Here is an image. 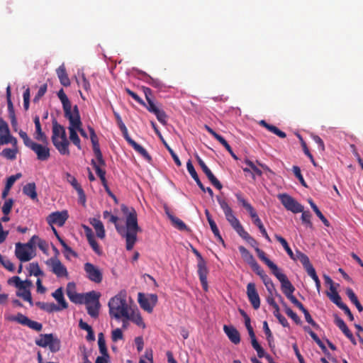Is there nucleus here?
I'll list each match as a JSON object with an SVG mask.
<instances>
[{
    "label": "nucleus",
    "instance_id": "f257e3e1",
    "mask_svg": "<svg viewBox=\"0 0 363 363\" xmlns=\"http://www.w3.org/2000/svg\"><path fill=\"white\" fill-rule=\"evenodd\" d=\"M121 211L126 215L125 228L118 224V218L112 215L111 212L104 211L103 217L104 218H108L110 223H114L117 232L125 238V247L127 250L130 251L133 250L137 241V235L142 231V229L138 225V214L133 208L130 209L128 206L122 205Z\"/></svg>",
    "mask_w": 363,
    "mask_h": 363
},
{
    "label": "nucleus",
    "instance_id": "f03ea898",
    "mask_svg": "<svg viewBox=\"0 0 363 363\" xmlns=\"http://www.w3.org/2000/svg\"><path fill=\"white\" fill-rule=\"evenodd\" d=\"M52 143L62 155H69V142L67 138L65 128L56 120L52 121Z\"/></svg>",
    "mask_w": 363,
    "mask_h": 363
},
{
    "label": "nucleus",
    "instance_id": "7ed1b4c3",
    "mask_svg": "<svg viewBox=\"0 0 363 363\" xmlns=\"http://www.w3.org/2000/svg\"><path fill=\"white\" fill-rule=\"evenodd\" d=\"M127 298L128 296H112L109 300V315L111 318L119 320L127 316L132 308Z\"/></svg>",
    "mask_w": 363,
    "mask_h": 363
},
{
    "label": "nucleus",
    "instance_id": "20e7f679",
    "mask_svg": "<svg viewBox=\"0 0 363 363\" xmlns=\"http://www.w3.org/2000/svg\"><path fill=\"white\" fill-rule=\"evenodd\" d=\"M35 343L41 347H48L50 351L52 353H56L61 349L60 340L52 333L40 334L39 338L35 339Z\"/></svg>",
    "mask_w": 363,
    "mask_h": 363
},
{
    "label": "nucleus",
    "instance_id": "39448f33",
    "mask_svg": "<svg viewBox=\"0 0 363 363\" xmlns=\"http://www.w3.org/2000/svg\"><path fill=\"white\" fill-rule=\"evenodd\" d=\"M67 119L69 122V126L68 127L69 140L74 145L77 146L79 150H82L81 140L77 135V131L76 130V128H79V125H82L79 108H76L75 114L74 116H70V117Z\"/></svg>",
    "mask_w": 363,
    "mask_h": 363
},
{
    "label": "nucleus",
    "instance_id": "423d86ee",
    "mask_svg": "<svg viewBox=\"0 0 363 363\" xmlns=\"http://www.w3.org/2000/svg\"><path fill=\"white\" fill-rule=\"evenodd\" d=\"M57 302L48 303V302H36V305L40 308L48 313L55 311H60L67 308L68 304L65 299V296H54Z\"/></svg>",
    "mask_w": 363,
    "mask_h": 363
},
{
    "label": "nucleus",
    "instance_id": "0eeeda50",
    "mask_svg": "<svg viewBox=\"0 0 363 363\" xmlns=\"http://www.w3.org/2000/svg\"><path fill=\"white\" fill-rule=\"evenodd\" d=\"M216 199L221 209L223 210L225 214L226 220L230 223L231 227L234 229L237 228L238 225H240L241 224L240 220L235 217L232 208L228 205L225 199L218 196H217Z\"/></svg>",
    "mask_w": 363,
    "mask_h": 363
},
{
    "label": "nucleus",
    "instance_id": "6e6552de",
    "mask_svg": "<svg viewBox=\"0 0 363 363\" xmlns=\"http://www.w3.org/2000/svg\"><path fill=\"white\" fill-rule=\"evenodd\" d=\"M282 205L288 210L294 213H301L303 206L297 202L292 196L287 194H279L277 196Z\"/></svg>",
    "mask_w": 363,
    "mask_h": 363
},
{
    "label": "nucleus",
    "instance_id": "1a4fd4ad",
    "mask_svg": "<svg viewBox=\"0 0 363 363\" xmlns=\"http://www.w3.org/2000/svg\"><path fill=\"white\" fill-rule=\"evenodd\" d=\"M88 130L90 133V139L92 144L93 151L96 157V160H94L96 162L97 164L105 167L106 162L103 158L102 152L100 150L99 138L95 133V130L91 126H88Z\"/></svg>",
    "mask_w": 363,
    "mask_h": 363
},
{
    "label": "nucleus",
    "instance_id": "9d476101",
    "mask_svg": "<svg viewBox=\"0 0 363 363\" xmlns=\"http://www.w3.org/2000/svg\"><path fill=\"white\" fill-rule=\"evenodd\" d=\"M46 264L50 267L51 272L58 277H67V268L57 257H52L46 261Z\"/></svg>",
    "mask_w": 363,
    "mask_h": 363
},
{
    "label": "nucleus",
    "instance_id": "9b49d317",
    "mask_svg": "<svg viewBox=\"0 0 363 363\" xmlns=\"http://www.w3.org/2000/svg\"><path fill=\"white\" fill-rule=\"evenodd\" d=\"M120 130L122 132L125 140L136 152L140 153L147 161H150L152 160L151 156L149 155L147 150L129 136L126 126L123 127V128H120Z\"/></svg>",
    "mask_w": 363,
    "mask_h": 363
},
{
    "label": "nucleus",
    "instance_id": "f8f14e48",
    "mask_svg": "<svg viewBox=\"0 0 363 363\" xmlns=\"http://www.w3.org/2000/svg\"><path fill=\"white\" fill-rule=\"evenodd\" d=\"M280 281L281 291L284 294V295H291L295 289L284 273L281 272V270L277 268V271H274L272 272Z\"/></svg>",
    "mask_w": 363,
    "mask_h": 363
},
{
    "label": "nucleus",
    "instance_id": "ddd939ff",
    "mask_svg": "<svg viewBox=\"0 0 363 363\" xmlns=\"http://www.w3.org/2000/svg\"><path fill=\"white\" fill-rule=\"evenodd\" d=\"M28 148L36 154L37 159L40 161H47L50 157V150L46 144L33 142Z\"/></svg>",
    "mask_w": 363,
    "mask_h": 363
},
{
    "label": "nucleus",
    "instance_id": "4468645a",
    "mask_svg": "<svg viewBox=\"0 0 363 363\" xmlns=\"http://www.w3.org/2000/svg\"><path fill=\"white\" fill-rule=\"evenodd\" d=\"M84 269L89 280L97 284L101 282L103 274L97 267L91 263L86 262L84 264Z\"/></svg>",
    "mask_w": 363,
    "mask_h": 363
},
{
    "label": "nucleus",
    "instance_id": "2eb2a0df",
    "mask_svg": "<svg viewBox=\"0 0 363 363\" xmlns=\"http://www.w3.org/2000/svg\"><path fill=\"white\" fill-rule=\"evenodd\" d=\"M57 96L62 102L65 118H69L70 116H74L75 108H78V106L75 105L72 109L71 103L62 89L57 92Z\"/></svg>",
    "mask_w": 363,
    "mask_h": 363
},
{
    "label": "nucleus",
    "instance_id": "dca6fc26",
    "mask_svg": "<svg viewBox=\"0 0 363 363\" xmlns=\"http://www.w3.org/2000/svg\"><path fill=\"white\" fill-rule=\"evenodd\" d=\"M68 218V214L66 211H55L50 213L47 218V222L49 225H53L54 224L61 227L64 225L65 221Z\"/></svg>",
    "mask_w": 363,
    "mask_h": 363
},
{
    "label": "nucleus",
    "instance_id": "f3484780",
    "mask_svg": "<svg viewBox=\"0 0 363 363\" xmlns=\"http://www.w3.org/2000/svg\"><path fill=\"white\" fill-rule=\"evenodd\" d=\"M196 160L202 169L203 172L205 173L211 183L218 189L220 190L223 187L220 182L218 180V179L214 176L210 169L206 166L205 162L202 160V159L198 155H196Z\"/></svg>",
    "mask_w": 363,
    "mask_h": 363
},
{
    "label": "nucleus",
    "instance_id": "a211bd4d",
    "mask_svg": "<svg viewBox=\"0 0 363 363\" xmlns=\"http://www.w3.org/2000/svg\"><path fill=\"white\" fill-rule=\"evenodd\" d=\"M9 284H13L20 290H23L22 294L18 292L16 295H30V289L32 286L30 281H22L18 277H13L9 280Z\"/></svg>",
    "mask_w": 363,
    "mask_h": 363
},
{
    "label": "nucleus",
    "instance_id": "6ab92c4d",
    "mask_svg": "<svg viewBox=\"0 0 363 363\" xmlns=\"http://www.w3.org/2000/svg\"><path fill=\"white\" fill-rule=\"evenodd\" d=\"M186 168H187V170L189 172V173L190 174V175L191 176V177L194 179V181L196 182V183L197 184V185L199 186V187L201 189V190L203 192H208V194H209V196L213 198V190L210 188V187H207L206 188L202 182H201V180H200L195 169H194V165L192 164V162L191 161L189 160L187 162H186Z\"/></svg>",
    "mask_w": 363,
    "mask_h": 363
},
{
    "label": "nucleus",
    "instance_id": "aec40b11",
    "mask_svg": "<svg viewBox=\"0 0 363 363\" xmlns=\"http://www.w3.org/2000/svg\"><path fill=\"white\" fill-rule=\"evenodd\" d=\"M15 255L21 262H28L33 257L32 252L21 242L16 244Z\"/></svg>",
    "mask_w": 363,
    "mask_h": 363
},
{
    "label": "nucleus",
    "instance_id": "412c9836",
    "mask_svg": "<svg viewBox=\"0 0 363 363\" xmlns=\"http://www.w3.org/2000/svg\"><path fill=\"white\" fill-rule=\"evenodd\" d=\"M85 306L88 314L91 318H98L101 306L99 298H87Z\"/></svg>",
    "mask_w": 363,
    "mask_h": 363
},
{
    "label": "nucleus",
    "instance_id": "4be33fe9",
    "mask_svg": "<svg viewBox=\"0 0 363 363\" xmlns=\"http://www.w3.org/2000/svg\"><path fill=\"white\" fill-rule=\"evenodd\" d=\"M198 268V274L199 277V279L201 284L202 285L203 289L205 291L208 290V282H207V275L208 274V269L207 268L206 262L205 260H201V262H198L197 263Z\"/></svg>",
    "mask_w": 363,
    "mask_h": 363
},
{
    "label": "nucleus",
    "instance_id": "5701e85b",
    "mask_svg": "<svg viewBox=\"0 0 363 363\" xmlns=\"http://www.w3.org/2000/svg\"><path fill=\"white\" fill-rule=\"evenodd\" d=\"M157 302V296H138V303L140 307L149 313L152 312Z\"/></svg>",
    "mask_w": 363,
    "mask_h": 363
},
{
    "label": "nucleus",
    "instance_id": "b1692460",
    "mask_svg": "<svg viewBox=\"0 0 363 363\" xmlns=\"http://www.w3.org/2000/svg\"><path fill=\"white\" fill-rule=\"evenodd\" d=\"M223 330L229 340L234 343L235 345H238L240 342V335L238 330L232 325H226L223 326Z\"/></svg>",
    "mask_w": 363,
    "mask_h": 363
},
{
    "label": "nucleus",
    "instance_id": "393cba45",
    "mask_svg": "<svg viewBox=\"0 0 363 363\" xmlns=\"http://www.w3.org/2000/svg\"><path fill=\"white\" fill-rule=\"evenodd\" d=\"M125 318L129 319L138 326L143 328H145V324L143 320V318L137 308H131V310L128 313L127 316Z\"/></svg>",
    "mask_w": 363,
    "mask_h": 363
},
{
    "label": "nucleus",
    "instance_id": "a878e982",
    "mask_svg": "<svg viewBox=\"0 0 363 363\" xmlns=\"http://www.w3.org/2000/svg\"><path fill=\"white\" fill-rule=\"evenodd\" d=\"M292 259L294 261H299L302 264L306 271L313 267V265L311 264L308 257L306 254L301 252L300 250H297L296 251V253L294 255V259Z\"/></svg>",
    "mask_w": 363,
    "mask_h": 363
},
{
    "label": "nucleus",
    "instance_id": "bb28decb",
    "mask_svg": "<svg viewBox=\"0 0 363 363\" xmlns=\"http://www.w3.org/2000/svg\"><path fill=\"white\" fill-rule=\"evenodd\" d=\"M255 252H257V257L270 269L272 272L277 271L278 267L266 256L263 250L259 247H255Z\"/></svg>",
    "mask_w": 363,
    "mask_h": 363
},
{
    "label": "nucleus",
    "instance_id": "cd10ccee",
    "mask_svg": "<svg viewBox=\"0 0 363 363\" xmlns=\"http://www.w3.org/2000/svg\"><path fill=\"white\" fill-rule=\"evenodd\" d=\"M90 224L94 227L98 238L103 239L105 238V229L102 222L96 218L90 219Z\"/></svg>",
    "mask_w": 363,
    "mask_h": 363
},
{
    "label": "nucleus",
    "instance_id": "c85d7f7f",
    "mask_svg": "<svg viewBox=\"0 0 363 363\" xmlns=\"http://www.w3.org/2000/svg\"><path fill=\"white\" fill-rule=\"evenodd\" d=\"M330 300L336 304L340 308L343 310L350 320H354V316L348 306L342 301L341 296H329Z\"/></svg>",
    "mask_w": 363,
    "mask_h": 363
},
{
    "label": "nucleus",
    "instance_id": "c756f323",
    "mask_svg": "<svg viewBox=\"0 0 363 363\" xmlns=\"http://www.w3.org/2000/svg\"><path fill=\"white\" fill-rule=\"evenodd\" d=\"M23 193L33 201H38L36 186L34 182L26 184L23 188Z\"/></svg>",
    "mask_w": 363,
    "mask_h": 363
},
{
    "label": "nucleus",
    "instance_id": "7c9ffc66",
    "mask_svg": "<svg viewBox=\"0 0 363 363\" xmlns=\"http://www.w3.org/2000/svg\"><path fill=\"white\" fill-rule=\"evenodd\" d=\"M57 77L60 83L64 86H69L70 85V80L67 75L65 67L64 65H60L56 70Z\"/></svg>",
    "mask_w": 363,
    "mask_h": 363
},
{
    "label": "nucleus",
    "instance_id": "2f4dec72",
    "mask_svg": "<svg viewBox=\"0 0 363 363\" xmlns=\"http://www.w3.org/2000/svg\"><path fill=\"white\" fill-rule=\"evenodd\" d=\"M259 125L262 127H264L266 129H267L269 131L273 133L276 135L279 136L281 138H285L286 137V135L284 132L279 130L277 127L267 123L264 120H261L259 122Z\"/></svg>",
    "mask_w": 363,
    "mask_h": 363
},
{
    "label": "nucleus",
    "instance_id": "473e14b6",
    "mask_svg": "<svg viewBox=\"0 0 363 363\" xmlns=\"http://www.w3.org/2000/svg\"><path fill=\"white\" fill-rule=\"evenodd\" d=\"M91 164L93 166L94 169H95V172L98 177L100 178L102 184L106 186V179L105 177L106 175V171L102 169V166L97 164L96 162L92 159L91 161Z\"/></svg>",
    "mask_w": 363,
    "mask_h": 363
},
{
    "label": "nucleus",
    "instance_id": "72a5a7b5",
    "mask_svg": "<svg viewBox=\"0 0 363 363\" xmlns=\"http://www.w3.org/2000/svg\"><path fill=\"white\" fill-rule=\"evenodd\" d=\"M67 295H100L95 291H91L86 293L79 294L76 292V285L74 282H69L66 289Z\"/></svg>",
    "mask_w": 363,
    "mask_h": 363
},
{
    "label": "nucleus",
    "instance_id": "f704fd0d",
    "mask_svg": "<svg viewBox=\"0 0 363 363\" xmlns=\"http://www.w3.org/2000/svg\"><path fill=\"white\" fill-rule=\"evenodd\" d=\"M274 238L275 239L281 243V245L283 246V247L284 248V250H286V253L288 254V255L289 256V257L291 259H294V253L293 252L292 250L291 249V247H289L287 241L286 240L285 238H284L283 237H281V235H277L276 234L274 235Z\"/></svg>",
    "mask_w": 363,
    "mask_h": 363
},
{
    "label": "nucleus",
    "instance_id": "c9c22d12",
    "mask_svg": "<svg viewBox=\"0 0 363 363\" xmlns=\"http://www.w3.org/2000/svg\"><path fill=\"white\" fill-rule=\"evenodd\" d=\"M238 250H239V252L241 254V256L243 258V259L249 265H250L252 263H253L255 261V259L254 258L253 255L244 246H240L238 247Z\"/></svg>",
    "mask_w": 363,
    "mask_h": 363
},
{
    "label": "nucleus",
    "instance_id": "e433bc0d",
    "mask_svg": "<svg viewBox=\"0 0 363 363\" xmlns=\"http://www.w3.org/2000/svg\"><path fill=\"white\" fill-rule=\"evenodd\" d=\"M7 106H8L9 116L11 120V125L13 128H16L18 125V123H17V120L16 118V115H15L14 107H13L11 100L7 101Z\"/></svg>",
    "mask_w": 363,
    "mask_h": 363
},
{
    "label": "nucleus",
    "instance_id": "4c0bfd02",
    "mask_svg": "<svg viewBox=\"0 0 363 363\" xmlns=\"http://www.w3.org/2000/svg\"><path fill=\"white\" fill-rule=\"evenodd\" d=\"M98 345L101 354L104 357H108L104 335L102 333H100L98 335Z\"/></svg>",
    "mask_w": 363,
    "mask_h": 363
},
{
    "label": "nucleus",
    "instance_id": "58836bf2",
    "mask_svg": "<svg viewBox=\"0 0 363 363\" xmlns=\"http://www.w3.org/2000/svg\"><path fill=\"white\" fill-rule=\"evenodd\" d=\"M18 148H5L1 152V155L8 160H14L16 158Z\"/></svg>",
    "mask_w": 363,
    "mask_h": 363
},
{
    "label": "nucleus",
    "instance_id": "ea45409f",
    "mask_svg": "<svg viewBox=\"0 0 363 363\" xmlns=\"http://www.w3.org/2000/svg\"><path fill=\"white\" fill-rule=\"evenodd\" d=\"M169 220L172 223L173 225L179 230H185L187 229L186 224L179 218L173 215H169Z\"/></svg>",
    "mask_w": 363,
    "mask_h": 363
},
{
    "label": "nucleus",
    "instance_id": "a19ab883",
    "mask_svg": "<svg viewBox=\"0 0 363 363\" xmlns=\"http://www.w3.org/2000/svg\"><path fill=\"white\" fill-rule=\"evenodd\" d=\"M0 135V145L9 144L11 140L12 135L10 134L9 128L2 129L1 131Z\"/></svg>",
    "mask_w": 363,
    "mask_h": 363
},
{
    "label": "nucleus",
    "instance_id": "79ce46f5",
    "mask_svg": "<svg viewBox=\"0 0 363 363\" xmlns=\"http://www.w3.org/2000/svg\"><path fill=\"white\" fill-rule=\"evenodd\" d=\"M87 240L91 247L95 252L96 254H97L98 255H102L103 251L100 247L99 245L98 244V242H96V240H95L94 237H91L89 235V239Z\"/></svg>",
    "mask_w": 363,
    "mask_h": 363
},
{
    "label": "nucleus",
    "instance_id": "37998d69",
    "mask_svg": "<svg viewBox=\"0 0 363 363\" xmlns=\"http://www.w3.org/2000/svg\"><path fill=\"white\" fill-rule=\"evenodd\" d=\"M281 301L285 308V311L287 315L289 316L296 324H300L301 320L297 314L294 313L290 308L287 307L286 305L282 301V300H281Z\"/></svg>",
    "mask_w": 363,
    "mask_h": 363
},
{
    "label": "nucleus",
    "instance_id": "c03bdc74",
    "mask_svg": "<svg viewBox=\"0 0 363 363\" xmlns=\"http://www.w3.org/2000/svg\"><path fill=\"white\" fill-rule=\"evenodd\" d=\"M209 225L213 233L214 234L215 237L217 238L218 242H220L223 246H225V242L220 234L219 230L215 221L213 220L210 222Z\"/></svg>",
    "mask_w": 363,
    "mask_h": 363
},
{
    "label": "nucleus",
    "instance_id": "a18cd8bd",
    "mask_svg": "<svg viewBox=\"0 0 363 363\" xmlns=\"http://www.w3.org/2000/svg\"><path fill=\"white\" fill-rule=\"evenodd\" d=\"M298 138H299V139L301 140V146L303 147V152L305 153L306 155H307L308 157V158L310 159V160L312 162V164L315 167L317 166V164L315 162V160H314L312 154L310 152L306 142L303 140L302 137L300 135H298Z\"/></svg>",
    "mask_w": 363,
    "mask_h": 363
},
{
    "label": "nucleus",
    "instance_id": "49530a36",
    "mask_svg": "<svg viewBox=\"0 0 363 363\" xmlns=\"http://www.w3.org/2000/svg\"><path fill=\"white\" fill-rule=\"evenodd\" d=\"M146 82L152 86L157 88L160 90L164 87V84L162 83L160 80H159L158 79H154L150 76H147Z\"/></svg>",
    "mask_w": 363,
    "mask_h": 363
},
{
    "label": "nucleus",
    "instance_id": "de8ad7c7",
    "mask_svg": "<svg viewBox=\"0 0 363 363\" xmlns=\"http://www.w3.org/2000/svg\"><path fill=\"white\" fill-rule=\"evenodd\" d=\"M0 263L9 272H14L15 267L13 264L8 259H6L0 254Z\"/></svg>",
    "mask_w": 363,
    "mask_h": 363
},
{
    "label": "nucleus",
    "instance_id": "09e8293b",
    "mask_svg": "<svg viewBox=\"0 0 363 363\" xmlns=\"http://www.w3.org/2000/svg\"><path fill=\"white\" fill-rule=\"evenodd\" d=\"M252 346L256 350L257 353V356L259 358H262L265 356V352L264 349L261 347L257 340H252Z\"/></svg>",
    "mask_w": 363,
    "mask_h": 363
},
{
    "label": "nucleus",
    "instance_id": "8fccbe9b",
    "mask_svg": "<svg viewBox=\"0 0 363 363\" xmlns=\"http://www.w3.org/2000/svg\"><path fill=\"white\" fill-rule=\"evenodd\" d=\"M306 272L315 281L316 288H317L318 291H319V289L320 286V282L318 275L316 274V272H315L314 267H311V269L307 270Z\"/></svg>",
    "mask_w": 363,
    "mask_h": 363
},
{
    "label": "nucleus",
    "instance_id": "3c124183",
    "mask_svg": "<svg viewBox=\"0 0 363 363\" xmlns=\"http://www.w3.org/2000/svg\"><path fill=\"white\" fill-rule=\"evenodd\" d=\"M13 180H14V178H13V177H9L7 179L4 189L3 190L2 194H1V197L3 199H5L7 196L11 188L12 187V186L14 184Z\"/></svg>",
    "mask_w": 363,
    "mask_h": 363
},
{
    "label": "nucleus",
    "instance_id": "603ef678",
    "mask_svg": "<svg viewBox=\"0 0 363 363\" xmlns=\"http://www.w3.org/2000/svg\"><path fill=\"white\" fill-rule=\"evenodd\" d=\"M29 272L30 274H33L36 277L43 274V272L40 270L38 263H30L29 264Z\"/></svg>",
    "mask_w": 363,
    "mask_h": 363
},
{
    "label": "nucleus",
    "instance_id": "864d4df0",
    "mask_svg": "<svg viewBox=\"0 0 363 363\" xmlns=\"http://www.w3.org/2000/svg\"><path fill=\"white\" fill-rule=\"evenodd\" d=\"M293 172H294V175L296 176V177L298 179V181L300 182V183L305 187H307V184L301 174V169L298 166H294L293 167Z\"/></svg>",
    "mask_w": 363,
    "mask_h": 363
},
{
    "label": "nucleus",
    "instance_id": "5fc2aeb1",
    "mask_svg": "<svg viewBox=\"0 0 363 363\" xmlns=\"http://www.w3.org/2000/svg\"><path fill=\"white\" fill-rule=\"evenodd\" d=\"M218 141L222 144L225 148L227 150V151L230 154V155L235 159V160H238V157L236 156V155L233 152L231 147L230 146V145L228 143V142L225 140V138L221 136L218 140Z\"/></svg>",
    "mask_w": 363,
    "mask_h": 363
},
{
    "label": "nucleus",
    "instance_id": "6e6d98bb",
    "mask_svg": "<svg viewBox=\"0 0 363 363\" xmlns=\"http://www.w3.org/2000/svg\"><path fill=\"white\" fill-rule=\"evenodd\" d=\"M252 269L259 277H264L266 278V274L264 271L261 268L259 264L255 260L253 263L250 265Z\"/></svg>",
    "mask_w": 363,
    "mask_h": 363
},
{
    "label": "nucleus",
    "instance_id": "4d7b16f0",
    "mask_svg": "<svg viewBox=\"0 0 363 363\" xmlns=\"http://www.w3.org/2000/svg\"><path fill=\"white\" fill-rule=\"evenodd\" d=\"M164 145L168 150V152L170 153L171 156L172 157L174 162L178 167H180L182 165V162L179 158V157L177 155V154L174 152V150L169 146V145L166 143V141H164Z\"/></svg>",
    "mask_w": 363,
    "mask_h": 363
},
{
    "label": "nucleus",
    "instance_id": "13d9d810",
    "mask_svg": "<svg viewBox=\"0 0 363 363\" xmlns=\"http://www.w3.org/2000/svg\"><path fill=\"white\" fill-rule=\"evenodd\" d=\"M13 204V200L12 199H9L4 202L2 206V212L4 215H8L11 212Z\"/></svg>",
    "mask_w": 363,
    "mask_h": 363
},
{
    "label": "nucleus",
    "instance_id": "bf43d9fd",
    "mask_svg": "<svg viewBox=\"0 0 363 363\" xmlns=\"http://www.w3.org/2000/svg\"><path fill=\"white\" fill-rule=\"evenodd\" d=\"M47 91V84H44L39 88L36 95L33 98V102L37 103L41 97H43Z\"/></svg>",
    "mask_w": 363,
    "mask_h": 363
},
{
    "label": "nucleus",
    "instance_id": "052dcab7",
    "mask_svg": "<svg viewBox=\"0 0 363 363\" xmlns=\"http://www.w3.org/2000/svg\"><path fill=\"white\" fill-rule=\"evenodd\" d=\"M154 114L162 124L165 125L167 123V116L163 110L158 109Z\"/></svg>",
    "mask_w": 363,
    "mask_h": 363
},
{
    "label": "nucleus",
    "instance_id": "680f3d73",
    "mask_svg": "<svg viewBox=\"0 0 363 363\" xmlns=\"http://www.w3.org/2000/svg\"><path fill=\"white\" fill-rule=\"evenodd\" d=\"M60 243L62 245V246L64 248L65 257L67 258H68L69 255H72L74 257H77V254L74 250H72V249L70 247H69L66 244V242L64 241V240H61V242Z\"/></svg>",
    "mask_w": 363,
    "mask_h": 363
},
{
    "label": "nucleus",
    "instance_id": "e2e57ef3",
    "mask_svg": "<svg viewBox=\"0 0 363 363\" xmlns=\"http://www.w3.org/2000/svg\"><path fill=\"white\" fill-rule=\"evenodd\" d=\"M11 320H15L21 325L27 326L30 319L22 313H18L17 315L13 317Z\"/></svg>",
    "mask_w": 363,
    "mask_h": 363
},
{
    "label": "nucleus",
    "instance_id": "0e129e2a",
    "mask_svg": "<svg viewBox=\"0 0 363 363\" xmlns=\"http://www.w3.org/2000/svg\"><path fill=\"white\" fill-rule=\"evenodd\" d=\"M313 211L315 212L316 216L320 219V220L323 223V224L328 227L330 225V223L328 219L323 216L321 211L319 210L317 206H313Z\"/></svg>",
    "mask_w": 363,
    "mask_h": 363
},
{
    "label": "nucleus",
    "instance_id": "69168bd1",
    "mask_svg": "<svg viewBox=\"0 0 363 363\" xmlns=\"http://www.w3.org/2000/svg\"><path fill=\"white\" fill-rule=\"evenodd\" d=\"M65 176H66V180L68 183H69L72 187L74 189H77V188H78V186H80L81 185L78 183L77 179L72 176L71 174L67 172L65 174Z\"/></svg>",
    "mask_w": 363,
    "mask_h": 363
},
{
    "label": "nucleus",
    "instance_id": "338daca9",
    "mask_svg": "<svg viewBox=\"0 0 363 363\" xmlns=\"http://www.w3.org/2000/svg\"><path fill=\"white\" fill-rule=\"evenodd\" d=\"M311 214L309 211H302L301 220L303 223H306L308 227L312 228L313 224L311 222Z\"/></svg>",
    "mask_w": 363,
    "mask_h": 363
},
{
    "label": "nucleus",
    "instance_id": "774afa93",
    "mask_svg": "<svg viewBox=\"0 0 363 363\" xmlns=\"http://www.w3.org/2000/svg\"><path fill=\"white\" fill-rule=\"evenodd\" d=\"M123 338V332L120 328L113 330L111 333V339L113 342H117L118 340Z\"/></svg>",
    "mask_w": 363,
    "mask_h": 363
}]
</instances>
